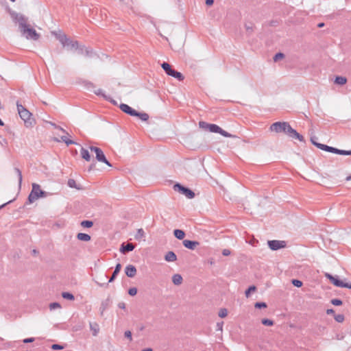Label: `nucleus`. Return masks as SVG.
<instances>
[{
	"label": "nucleus",
	"mask_w": 351,
	"mask_h": 351,
	"mask_svg": "<svg viewBox=\"0 0 351 351\" xmlns=\"http://www.w3.org/2000/svg\"><path fill=\"white\" fill-rule=\"evenodd\" d=\"M267 243L271 250H278L286 246V242L284 241L271 240Z\"/></svg>",
	"instance_id": "obj_15"
},
{
	"label": "nucleus",
	"mask_w": 351,
	"mask_h": 351,
	"mask_svg": "<svg viewBox=\"0 0 351 351\" xmlns=\"http://www.w3.org/2000/svg\"><path fill=\"white\" fill-rule=\"evenodd\" d=\"M58 130H60V131H62L64 134L69 135V133L64 130L62 127L59 126V128Z\"/></svg>",
	"instance_id": "obj_59"
},
{
	"label": "nucleus",
	"mask_w": 351,
	"mask_h": 351,
	"mask_svg": "<svg viewBox=\"0 0 351 351\" xmlns=\"http://www.w3.org/2000/svg\"><path fill=\"white\" fill-rule=\"evenodd\" d=\"M317 139V137L316 136H313L311 138V143L315 146V144H320L319 143H317L315 141V140Z\"/></svg>",
	"instance_id": "obj_54"
},
{
	"label": "nucleus",
	"mask_w": 351,
	"mask_h": 351,
	"mask_svg": "<svg viewBox=\"0 0 351 351\" xmlns=\"http://www.w3.org/2000/svg\"><path fill=\"white\" fill-rule=\"evenodd\" d=\"M261 323L265 326H271L274 325V322L269 319H263Z\"/></svg>",
	"instance_id": "obj_35"
},
{
	"label": "nucleus",
	"mask_w": 351,
	"mask_h": 351,
	"mask_svg": "<svg viewBox=\"0 0 351 351\" xmlns=\"http://www.w3.org/2000/svg\"><path fill=\"white\" fill-rule=\"evenodd\" d=\"M335 319L339 322V323H341L344 321V315H342V314H338L337 315L335 316Z\"/></svg>",
	"instance_id": "obj_40"
},
{
	"label": "nucleus",
	"mask_w": 351,
	"mask_h": 351,
	"mask_svg": "<svg viewBox=\"0 0 351 351\" xmlns=\"http://www.w3.org/2000/svg\"><path fill=\"white\" fill-rule=\"evenodd\" d=\"M16 107L19 114L24 121L25 125L27 127L32 126L34 122V119L32 117V113L19 101L16 102Z\"/></svg>",
	"instance_id": "obj_3"
},
{
	"label": "nucleus",
	"mask_w": 351,
	"mask_h": 351,
	"mask_svg": "<svg viewBox=\"0 0 351 351\" xmlns=\"http://www.w3.org/2000/svg\"><path fill=\"white\" fill-rule=\"evenodd\" d=\"M223 326V322H217V330L222 331Z\"/></svg>",
	"instance_id": "obj_50"
},
{
	"label": "nucleus",
	"mask_w": 351,
	"mask_h": 351,
	"mask_svg": "<svg viewBox=\"0 0 351 351\" xmlns=\"http://www.w3.org/2000/svg\"><path fill=\"white\" fill-rule=\"evenodd\" d=\"M173 235L176 238H177L179 240H182L185 237V232L180 229H176L173 230Z\"/></svg>",
	"instance_id": "obj_25"
},
{
	"label": "nucleus",
	"mask_w": 351,
	"mask_h": 351,
	"mask_svg": "<svg viewBox=\"0 0 351 351\" xmlns=\"http://www.w3.org/2000/svg\"><path fill=\"white\" fill-rule=\"evenodd\" d=\"M89 148L92 152H94L95 153L96 159L99 162H102L106 164L108 166L112 167V165L106 159L103 151L100 148H99L97 147H95V146H90Z\"/></svg>",
	"instance_id": "obj_12"
},
{
	"label": "nucleus",
	"mask_w": 351,
	"mask_h": 351,
	"mask_svg": "<svg viewBox=\"0 0 351 351\" xmlns=\"http://www.w3.org/2000/svg\"><path fill=\"white\" fill-rule=\"evenodd\" d=\"M142 351H153V350L150 348L143 349Z\"/></svg>",
	"instance_id": "obj_63"
},
{
	"label": "nucleus",
	"mask_w": 351,
	"mask_h": 351,
	"mask_svg": "<svg viewBox=\"0 0 351 351\" xmlns=\"http://www.w3.org/2000/svg\"><path fill=\"white\" fill-rule=\"evenodd\" d=\"M315 146L322 149V150H324V151H326V152H330V153H333V154H339V155H346V156H350L351 155V150H349V151H346V150H343V149H339L337 148H335V147H330V146H328L327 145H324V144H315Z\"/></svg>",
	"instance_id": "obj_7"
},
{
	"label": "nucleus",
	"mask_w": 351,
	"mask_h": 351,
	"mask_svg": "<svg viewBox=\"0 0 351 351\" xmlns=\"http://www.w3.org/2000/svg\"><path fill=\"white\" fill-rule=\"evenodd\" d=\"M173 189L180 193L184 195L189 199H193L195 197V193L190 189L186 188L179 183L174 184Z\"/></svg>",
	"instance_id": "obj_11"
},
{
	"label": "nucleus",
	"mask_w": 351,
	"mask_h": 351,
	"mask_svg": "<svg viewBox=\"0 0 351 351\" xmlns=\"http://www.w3.org/2000/svg\"><path fill=\"white\" fill-rule=\"evenodd\" d=\"M267 305L265 302H256L254 307L256 308H267Z\"/></svg>",
	"instance_id": "obj_41"
},
{
	"label": "nucleus",
	"mask_w": 351,
	"mask_h": 351,
	"mask_svg": "<svg viewBox=\"0 0 351 351\" xmlns=\"http://www.w3.org/2000/svg\"><path fill=\"white\" fill-rule=\"evenodd\" d=\"M77 239L80 241H88L90 240L91 237L88 234L80 232L77 234Z\"/></svg>",
	"instance_id": "obj_26"
},
{
	"label": "nucleus",
	"mask_w": 351,
	"mask_h": 351,
	"mask_svg": "<svg viewBox=\"0 0 351 351\" xmlns=\"http://www.w3.org/2000/svg\"><path fill=\"white\" fill-rule=\"evenodd\" d=\"M161 66L168 75L173 77L179 81H182L184 79V75L180 72L173 69L169 63L164 62Z\"/></svg>",
	"instance_id": "obj_8"
},
{
	"label": "nucleus",
	"mask_w": 351,
	"mask_h": 351,
	"mask_svg": "<svg viewBox=\"0 0 351 351\" xmlns=\"http://www.w3.org/2000/svg\"><path fill=\"white\" fill-rule=\"evenodd\" d=\"M144 236H145L144 230L142 228H139V229H138L137 232L135 235V239L137 240H139V239H142L143 237H144Z\"/></svg>",
	"instance_id": "obj_31"
},
{
	"label": "nucleus",
	"mask_w": 351,
	"mask_h": 351,
	"mask_svg": "<svg viewBox=\"0 0 351 351\" xmlns=\"http://www.w3.org/2000/svg\"><path fill=\"white\" fill-rule=\"evenodd\" d=\"M337 84L343 85L347 82V79L343 76H337L335 80Z\"/></svg>",
	"instance_id": "obj_28"
},
{
	"label": "nucleus",
	"mask_w": 351,
	"mask_h": 351,
	"mask_svg": "<svg viewBox=\"0 0 351 351\" xmlns=\"http://www.w3.org/2000/svg\"><path fill=\"white\" fill-rule=\"evenodd\" d=\"M13 201H14V199H12V200H10V201H8V202H6V203H5V204H2L1 206H0V209H1L2 208H3L5 205H7V204H10V203L12 202Z\"/></svg>",
	"instance_id": "obj_58"
},
{
	"label": "nucleus",
	"mask_w": 351,
	"mask_h": 351,
	"mask_svg": "<svg viewBox=\"0 0 351 351\" xmlns=\"http://www.w3.org/2000/svg\"><path fill=\"white\" fill-rule=\"evenodd\" d=\"M120 109L125 113L133 116L138 117L143 121H146L149 119V114L145 112H138L128 105L125 104H121L119 106Z\"/></svg>",
	"instance_id": "obj_5"
},
{
	"label": "nucleus",
	"mask_w": 351,
	"mask_h": 351,
	"mask_svg": "<svg viewBox=\"0 0 351 351\" xmlns=\"http://www.w3.org/2000/svg\"><path fill=\"white\" fill-rule=\"evenodd\" d=\"M199 125L202 128L208 130L211 132L219 133L221 128L215 124L207 123L204 121H199Z\"/></svg>",
	"instance_id": "obj_14"
},
{
	"label": "nucleus",
	"mask_w": 351,
	"mask_h": 351,
	"mask_svg": "<svg viewBox=\"0 0 351 351\" xmlns=\"http://www.w3.org/2000/svg\"><path fill=\"white\" fill-rule=\"evenodd\" d=\"M121 269V265L120 263H117L115 266V268H114V270L112 273V276L110 278V279L108 280V282H99V281H96L95 280V282L99 286V287H107L108 285V283L109 282H112L114 280V279L116 278L117 276L118 275V274L120 272V270Z\"/></svg>",
	"instance_id": "obj_13"
},
{
	"label": "nucleus",
	"mask_w": 351,
	"mask_h": 351,
	"mask_svg": "<svg viewBox=\"0 0 351 351\" xmlns=\"http://www.w3.org/2000/svg\"><path fill=\"white\" fill-rule=\"evenodd\" d=\"M326 277L337 287L351 289V282H344L338 276H333L330 274H326Z\"/></svg>",
	"instance_id": "obj_10"
},
{
	"label": "nucleus",
	"mask_w": 351,
	"mask_h": 351,
	"mask_svg": "<svg viewBox=\"0 0 351 351\" xmlns=\"http://www.w3.org/2000/svg\"><path fill=\"white\" fill-rule=\"evenodd\" d=\"M182 281L183 278L180 274H176L172 276V282L175 285H180Z\"/></svg>",
	"instance_id": "obj_23"
},
{
	"label": "nucleus",
	"mask_w": 351,
	"mask_h": 351,
	"mask_svg": "<svg viewBox=\"0 0 351 351\" xmlns=\"http://www.w3.org/2000/svg\"><path fill=\"white\" fill-rule=\"evenodd\" d=\"M324 26V23H320L317 25V27H323Z\"/></svg>",
	"instance_id": "obj_62"
},
{
	"label": "nucleus",
	"mask_w": 351,
	"mask_h": 351,
	"mask_svg": "<svg viewBox=\"0 0 351 351\" xmlns=\"http://www.w3.org/2000/svg\"><path fill=\"white\" fill-rule=\"evenodd\" d=\"M108 278V276L106 274H104L102 279H100V281H105Z\"/></svg>",
	"instance_id": "obj_60"
},
{
	"label": "nucleus",
	"mask_w": 351,
	"mask_h": 351,
	"mask_svg": "<svg viewBox=\"0 0 351 351\" xmlns=\"http://www.w3.org/2000/svg\"><path fill=\"white\" fill-rule=\"evenodd\" d=\"M34 340L35 339L33 337L26 338L23 340V342L25 343H32L34 341Z\"/></svg>",
	"instance_id": "obj_49"
},
{
	"label": "nucleus",
	"mask_w": 351,
	"mask_h": 351,
	"mask_svg": "<svg viewBox=\"0 0 351 351\" xmlns=\"http://www.w3.org/2000/svg\"><path fill=\"white\" fill-rule=\"evenodd\" d=\"M49 195V193L41 190L40 186L38 184L33 183L32 189L28 196V202L32 204L40 197H46Z\"/></svg>",
	"instance_id": "obj_4"
},
{
	"label": "nucleus",
	"mask_w": 351,
	"mask_h": 351,
	"mask_svg": "<svg viewBox=\"0 0 351 351\" xmlns=\"http://www.w3.org/2000/svg\"><path fill=\"white\" fill-rule=\"evenodd\" d=\"M21 33L23 36L28 40H38L40 38V34L34 29L32 28L29 25L26 28L23 29Z\"/></svg>",
	"instance_id": "obj_9"
},
{
	"label": "nucleus",
	"mask_w": 351,
	"mask_h": 351,
	"mask_svg": "<svg viewBox=\"0 0 351 351\" xmlns=\"http://www.w3.org/2000/svg\"><path fill=\"white\" fill-rule=\"evenodd\" d=\"M219 134H221L222 136H223L225 137H234V136H233L231 134L227 132L226 131L223 130L221 128V131H220V132Z\"/></svg>",
	"instance_id": "obj_43"
},
{
	"label": "nucleus",
	"mask_w": 351,
	"mask_h": 351,
	"mask_svg": "<svg viewBox=\"0 0 351 351\" xmlns=\"http://www.w3.org/2000/svg\"><path fill=\"white\" fill-rule=\"evenodd\" d=\"M14 171L19 177V187H21L22 179H23L21 171L19 168H16V167L14 168Z\"/></svg>",
	"instance_id": "obj_34"
},
{
	"label": "nucleus",
	"mask_w": 351,
	"mask_h": 351,
	"mask_svg": "<svg viewBox=\"0 0 351 351\" xmlns=\"http://www.w3.org/2000/svg\"><path fill=\"white\" fill-rule=\"evenodd\" d=\"M331 303L335 306H340L342 304V301L340 299H332Z\"/></svg>",
	"instance_id": "obj_44"
},
{
	"label": "nucleus",
	"mask_w": 351,
	"mask_h": 351,
	"mask_svg": "<svg viewBox=\"0 0 351 351\" xmlns=\"http://www.w3.org/2000/svg\"><path fill=\"white\" fill-rule=\"evenodd\" d=\"M84 49H85V47L84 46H80L79 45V47L78 49H76L77 50V52L79 54H84Z\"/></svg>",
	"instance_id": "obj_51"
},
{
	"label": "nucleus",
	"mask_w": 351,
	"mask_h": 351,
	"mask_svg": "<svg viewBox=\"0 0 351 351\" xmlns=\"http://www.w3.org/2000/svg\"><path fill=\"white\" fill-rule=\"evenodd\" d=\"M218 315L221 318L226 317L228 315L227 309L226 308H221Z\"/></svg>",
	"instance_id": "obj_37"
},
{
	"label": "nucleus",
	"mask_w": 351,
	"mask_h": 351,
	"mask_svg": "<svg viewBox=\"0 0 351 351\" xmlns=\"http://www.w3.org/2000/svg\"><path fill=\"white\" fill-rule=\"evenodd\" d=\"M124 335L126 338L129 339L130 341L132 340V332L130 330H126L124 333Z\"/></svg>",
	"instance_id": "obj_47"
},
{
	"label": "nucleus",
	"mask_w": 351,
	"mask_h": 351,
	"mask_svg": "<svg viewBox=\"0 0 351 351\" xmlns=\"http://www.w3.org/2000/svg\"><path fill=\"white\" fill-rule=\"evenodd\" d=\"M90 329L93 336H97L99 331V326L96 322H90Z\"/></svg>",
	"instance_id": "obj_22"
},
{
	"label": "nucleus",
	"mask_w": 351,
	"mask_h": 351,
	"mask_svg": "<svg viewBox=\"0 0 351 351\" xmlns=\"http://www.w3.org/2000/svg\"><path fill=\"white\" fill-rule=\"evenodd\" d=\"M165 260L167 262H174L177 260V256L173 252L169 251L165 254Z\"/></svg>",
	"instance_id": "obj_21"
},
{
	"label": "nucleus",
	"mask_w": 351,
	"mask_h": 351,
	"mask_svg": "<svg viewBox=\"0 0 351 351\" xmlns=\"http://www.w3.org/2000/svg\"><path fill=\"white\" fill-rule=\"evenodd\" d=\"M51 34L60 41L64 47L68 49H78L79 43L77 40H72L65 34L52 32Z\"/></svg>",
	"instance_id": "obj_1"
},
{
	"label": "nucleus",
	"mask_w": 351,
	"mask_h": 351,
	"mask_svg": "<svg viewBox=\"0 0 351 351\" xmlns=\"http://www.w3.org/2000/svg\"><path fill=\"white\" fill-rule=\"evenodd\" d=\"M135 246L132 243H128L126 244L122 243L120 248V252L123 254L131 252L134 249Z\"/></svg>",
	"instance_id": "obj_18"
},
{
	"label": "nucleus",
	"mask_w": 351,
	"mask_h": 351,
	"mask_svg": "<svg viewBox=\"0 0 351 351\" xmlns=\"http://www.w3.org/2000/svg\"><path fill=\"white\" fill-rule=\"evenodd\" d=\"M93 225V222L89 220H84L81 222V226L84 228H91Z\"/></svg>",
	"instance_id": "obj_32"
},
{
	"label": "nucleus",
	"mask_w": 351,
	"mask_h": 351,
	"mask_svg": "<svg viewBox=\"0 0 351 351\" xmlns=\"http://www.w3.org/2000/svg\"><path fill=\"white\" fill-rule=\"evenodd\" d=\"M51 125L54 127V128L56 129H58L59 128V125H57L55 123H51Z\"/></svg>",
	"instance_id": "obj_64"
},
{
	"label": "nucleus",
	"mask_w": 351,
	"mask_h": 351,
	"mask_svg": "<svg viewBox=\"0 0 351 351\" xmlns=\"http://www.w3.org/2000/svg\"><path fill=\"white\" fill-rule=\"evenodd\" d=\"M61 308V305L58 302H52L49 304L50 310H53L55 308Z\"/></svg>",
	"instance_id": "obj_38"
},
{
	"label": "nucleus",
	"mask_w": 351,
	"mask_h": 351,
	"mask_svg": "<svg viewBox=\"0 0 351 351\" xmlns=\"http://www.w3.org/2000/svg\"><path fill=\"white\" fill-rule=\"evenodd\" d=\"M95 93L97 95H101L104 97H106V95L103 93V90L101 89H98L96 91H95Z\"/></svg>",
	"instance_id": "obj_52"
},
{
	"label": "nucleus",
	"mask_w": 351,
	"mask_h": 351,
	"mask_svg": "<svg viewBox=\"0 0 351 351\" xmlns=\"http://www.w3.org/2000/svg\"><path fill=\"white\" fill-rule=\"evenodd\" d=\"M64 348V346L60 345V344H53L51 346V349L53 350H62Z\"/></svg>",
	"instance_id": "obj_45"
},
{
	"label": "nucleus",
	"mask_w": 351,
	"mask_h": 351,
	"mask_svg": "<svg viewBox=\"0 0 351 351\" xmlns=\"http://www.w3.org/2000/svg\"><path fill=\"white\" fill-rule=\"evenodd\" d=\"M110 300L109 298H107L106 300L102 301V302L101 304V306H100L101 315H103L104 311H106L108 308V306H110Z\"/></svg>",
	"instance_id": "obj_24"
},
{
	"label": "nucleus",
	"mask_w": 351,
	"mask_h": 351,
	"mask_svg": "<svg viewBox=\"0 0 351 351\" xmlns=\"http://www.w3.org/2000/svg\"><path fill=\"white\" fill-rule=\"evenodd\" d=\"M291 126L288 122H275L271 125L269 130L271 132H275L276 133L283 132L287 134L291 129Z\"/></svg>",
	"instance_id": "obj_6"
},
{
	"label": "nucleus",
	"mask_w": 351,
	"mask_h": 351,
	"mask_svg": "<svg viewBox=\"0 0 351 351\" xmlns=\"http://www.w3.org/2000/svg\"><path fill=\"white\" fill-rule=\"evenodd\" d=\"M287 135L292 138H295V139L299 140L300 142L304 141V138L303 137V136L300 134L295 130H294L292 128H291Z\"/></svg>",
	"instance_id": "obj_17"
},
{
	"label": "nucleus",
	"mask_w": 351,
	"mask_h": 351,
	"mask_svg": "<svg viewBox=\"0 0 351 351\" xmlns=\"http://www.w3.org/2000/svg\"><path fill=\"white\" fill-rule=\"evenodd\" d=\"M70 136L69 134V135H64V136H62L60 137V140L57 138H54V141H56V142H60V141L64 142L66 145H72V144H77V143H75V141H72V140H70L68 138V136Z\"/></svg>",
	"instance_id": "obj_20"
},
{
	"label": "nucleus",
	"mask_w": 351,
	"mask_h": 351,
	"mask_svg": "<svg viewBox=\"0 0 351 351\" xmlns=\"http://www.w3.org/2000/svg\"><path fill=\"white\" fill-rule=\"evenodd\" d=\"M62 297L64 299H66V300H74V299H75L74 295L69 292H62Z\"/></svg>",
	"instance_id": "obj_30"
},
{
	"label": "nucleus",
	"mask_w": 351,
	"mask_h": 351,
	"mask_svg": "<svg viewBox=\"0 0 351 351\" xmlns=\"http://www.w3.org/2000/svg\"><path fill=\"white\" fill-rule=\"evenodd\" d=\"M118 306L120 308L125 309V304L124 302H119L118 304Z\"/></svg>",
	"instance_id": "obj_55"
},
{
	"label": "nucleus",
	"mask_w": 351,
	"mask_h": 351,
	"mask_svg": "<svg viewBox=\"0 0 351 351\" xmlns=\"http://www.w3.org/2000/svg\"><path fill=\"white\" fill-rule=\"evenodd\" d=\"M82 158H84L86 161L90 160V155L89 154V152L87 149H84V147L81 148L80 150Z\"/></svg>",
	"instance_id": "obj_27"
},
{
	"label": "nucleus",
	"mask_w": 351,
	"mask_h": 351,
	"mask_svg": "<svg viewBox=\"0 0 351 351\" xmlns=\"http://www.w3.org/2000/svg\"><path fill=\"white\" fill-rule=\"evenodd\" d=\"M67 184L71 188H74L78 190L81 189V187L77 185L75 180L73 179H69Z\"/></svg>",
	"instance_id": "obj_29"
},
{
	"label": "nucleus",
	"mask_w": 351,
	"mask_h": 351,
	"mask_svg": "<svg viewBox=\"0 0 351 351\" xmlns=\"http://www.w3.org/2000/svg\"><path fill=\"white\" fill-rule=\"evenodd\" d=\"M245 29L247 32H253V25H252V24H250V25L245 24Z\"/></svg>",
	"instance_id": "obj_48"
},
{
	"label": "nucleus",
	"mask_w": 351,
	"mask_h": 351,
	"mask_svg": "<svg viewBox=\"0 0 351 351\" xmlns=\"http://www.w3.org/2000/svg\"><path fill=\"white\" fill-rule=\"evenodd\" d=\"M291 283L296 287H301L302 286V282L300 280L293 279Z\"/></svg>",
	"instance_id": "obj_36"
},
{
	"label": "nucleus",
	"mask_w": 351,
	"mask_h": 351,
	"mask_svg": "<svg viewBox=\"0 0 351 351\" xmlns=\"http://www.w3.org/2000/svg\"><path fill=\"white\" fill-rule=\"evenodd\" d=\"M199 245V243L195 241H190V240H184L183 245L189 249V250H195L197 246Z\"/></svg>",
	"instance_id": "obj_19"
},
{
	"label": "nucleus",
	"mask_w": 351,
	"mask_h": 351,
	"mask_svg": "<svg viewBox=\"0 0 351 351\" xmlns=\"http://www.w3.org/2000/svg\"><path fill=\"white\" fill-rule=\"evenodd\" d=\"M37 254H38V250H36L35 249L32 250V254L33 255H36Z\"/></svg>",
	"instance_id": "obj_61"
},
{
	"label": "nucleus",
	"mask_w": 351,
	"mask_h": 351,
	"mask_svg": "<svg viewBox=\"0 0 351 351\" xmlns=\"http://www.w3.org/2000/svg\"><path fill=\"white\" fill-rule=\"evenodd\" d=\"M8 12H9L10 17L14 23L19 24V28L20 32L26 28L28 24V18L25 16L24 14L21 13H18L15 11L8 9Z\"/></svg>",
	"instance_id": "obj_2"
},
{
	"label": "nucleus",
	"mask_w": 351,
	"mask_h": 351,
	"mask_svg": "<svg viewBox=\"0 0 351 351\" xmlns=\"http://www.w3.org/2000/svg\"><path fill=\"white\" fill-rule=\"evenodd\" d=\"M137 293V289L136 287H132L128 290V294L131 296H134Z\"/></svg>",
	"instance_id": "obj_42"
},
{
	"label": "nucleus",
	"mask_w": 351,
	"mask_h": 351,
	"mask_svg": "<svg viewBox=\"0 0 351 351\" xmlns=\"http://www.w3.org/2000/svg\"><path fill=\"white\" fill-rule=\"evenodd\" d=\"M256 287L254 285L250 286L245 292V296L247 298L250 297L252 292L255 291Z\"/></svg>",
	"instance_id": "obj_33"
},
{
	"label": "nucleus",
	"mask_w": 351,
	"mask_h": 351,
	"mask_svg": "<svg viewBox=\"0 0 351 351\" xmlns=\"http://www.w3.org/2000/svg\"><path fill=\"white\" fill-rule=\"evenodd\" d=\"M136 268L132 265H128L125 268V275L129 278H133L136 274Z\"/></svg>",
	"instance_id": "obj_16"
},
{
	"label": "nucleus",
	"mask_w": 351,
	"mask_h": 351,
	"mask_svg": "<svg viewBox=\"0 0 351 351\" xmlns=\"http://www.w3.org/2000/svg\"><path fill=\"white\" fill-rule=\"evenodd\" d=\"M335 313V311L332 308L327 309L326 313L328 315L333 314Z\"/></svg>",
	"instance_id": "obj_57"
},
{
	"label": "nucleus",
	"mask_w": 351,
	"mask_h": 351,
	"mask_svg": "<svg viewBox=\"0 0 351 351\" xmlns=\"http://www.w3.org/2000/svg\"><path fill=\"white\" fill-rule=\"evenodd\" d=\"M284 57H285L284 53H277L274 56V62H277V61H278L279 60L282 59Z\"/></svg>",
	"instance_id": "obj_39"
},
{
	"label": "nucleus",
	"mask_w": 351,
	"mask_h": 351,
	"mask_svg": "<svg viewBox=\"0 0 351 351\" xmlns=\"http://www.w3.org/2000/svg\"><path fill=\"white\" fill-rule=\"evenodd\" d=\"M92 54H93V51L91 50H90L88 48L85 47L83 55H84L87 57H90L92 56Z\"/></svg>",
	"instance_id": "obj_46"
},
{
	"label": "nucleus",
	"mask_w": 351,
	"mask_h": 351,
	"mask_svg": "<svg viewBox=\"0 0 351 351\" xmlns=\"http://www.w3.org/2000/svg\"><path fill=\"white\" fill-rule=\"evenodd\" d=\"M222 254L223 256H228L230 254V251L228 249H224L223 251H222Z\"/></svg>",
	"instance_id": "obj_53"
},
{
	"label": "nucleus",
	"mask_w": 351,
	"mask_h": 351,
	"mask_svg": "<svg viewBox=\"0 0 351 351\" xmlns=\"http://www.w3.org/2000/svg\"><path fill=\"white\" fill-rule=\"evenodd\" d=\"M214 3V0H206V4L207 5H212Z\"/></svg>",
	"instance_id": "obj_56"
}]
</instances>
